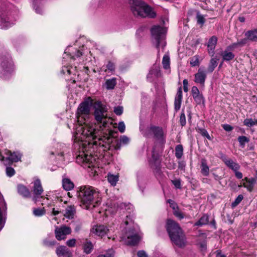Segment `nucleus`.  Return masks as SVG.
Segmentation results:
<instances>
[{"label": "nucleus", "instance_id": "f257e3e1", "mask_svg": "<svg viewBox=\"0 0 257 257\" xmlns=\"http://www.w3.org/2000/svg\"><path fill=\"white\" fill-rule=\"evenodd\" d=\"M80 124L81 126L77 131L81 132L82 136L86 137L89 140H95L96 144L98 143L99 145L102 146L105 149H109L110 145L113 140V132L112 130H108L105 133H101V134L97 135L98 132L93 124H88L85 122H84L83 125L81 123Z\"/></svg>", "mask_w": 257, "mask_h": 257}, {"label": "nucleus", "instance_id": "f03ea898", "mask_svg": "<svg viewBox=\"0 0 257 257\" xmlns=\"http://www.w3.org/2000/svg\"><path fill=\"white\" fill-rule=\"evenodd\" d=\"M99 192L90 186H81L78 188L77 196L83 207L89 209L93 204L95 199L98 198Z\"/></svg>", "mask_w": 257, "mask_h": 257}, {"label": "nucleus", "instance_id": "7ed1b4c3", "mask_svg": "<svg viewBox=\"0 0 257 257\" xmlns=\"http://www.w3.org/2000/svg\"><path fill=\"white\" fill-rule=\"evenodd\" d=\"M166 229L171 241L179 247L186 245V237L179 224L171 219H168Z\"/></svg>", "mask_w": 257, "mask_h": 257}, {"label": "nucleus", "instance_id": "20e7f679", "mask_svg": "<svg viewBox=\"0 0 257 257\" xmlns=\"http://www.w3.org/2000/svg\"><path fill=\"white\" fill-rule=\"evenodd\" d=\"M131 10L134 15L154 18L156 14L153 9L142 0H130Z\"/></svg>", "mask_w": 257, "mask_h": 257}, {"label": "nucleus", "instance_id": "39448f33", "mask_svg": "<svg viewBox=\"0 0 257 257\" xmlns=\"http://www.w3.org/2000/svg\"><path fill=\"white\" fill-rule=\"evenodd\" d=\"M93 108L94 109V115L95 119L100 123V128L106 127L108 124V121L106 120L107 108L106 106L103 104L100 101H96L93 104Z\"/></svg>", "mask_w": 257, "mask_h": 257}, {"label": "nucleus", "instance_id": "423d86ee", "mask_svg": "<svg viewBox=\"0 0 257 257\" xmlns=\"http://www.w3.org/2000/svg\"><path fill=\"white\" fill-rule=\"evenodd\" d=\"M166 31V28L160 26H154L151 30L153 42L156 44L158 49L160 47L164 49L166 46L165 38Z\"/></svg>", "mask_w": 257, "mask_h": 257}, {"label": "nucleus", "instance_id": "0eeeda50", "mask_svg": "<svg viewBox=\"0 0 257 257\" xmlns=\"http://www.w3.org/2000/svg\"><path fill=\"white\" fill-rule=\"evenodd\" d=\"M126 237L125 242L129 245H136L140 240L141 237L134 228H130L126 231L125 234Z\"/></svg>", "mask_w": 257, "mask_h": 257}, {"label": "nucleus", "instance_id": "6e6552de", "mask_svg": "<svg viewBox=\"0 0 257 257\" xmlns=\"http://www.w3.org/2000/svg\"><path fill=\"white\" fill-rule=\"evenodd\" d=\"M90 110L88 101H85L79 104L77 111V117L79 122L83 119L85 120V117L89 114Z\"/></svg>", "mask_w": 257, "mask_h": 257}, {"label": "nucleus", "instance_id": "1a4fd4ad", "mask_svg": "<svg viewBox=\"0 0 257 257\" xmlns=\"http://www.w3.org/2000/svg\"><path fill=\"white\" fill-rule=\"evenodd\" d=\"M71 229L70 227L62 226L60 227H56L55 234L56 238L58 240L66 239V235L71 234Z\"/></svg>", "mask_w": 257, "mask_h": 257}, {"label": "nucleus", "instance_id": "9d476101", "mask_svg": "<svg viewBox=\"0 0 257 257\" xmlns=\"http://www.w3.org/2000/svg\"><path fill=\"white\" fill-rule=\"evenodd\" d=\"M152 133L154 137L158 139H162L163 138V131L162 127L156 126H151L146 129L145 136L146 137H150Z\"/></svg>", "mask_w": 257, "mask_h": 257}, {"label": "nucleus", "instance_id": "9b49d317", "mask_svg": "<svg viewBox=\"0 0 257 257\" xmlns=\"http://www.w3.org/2000/svg\"><path fill=\"white\" fill-rule=\"evenodd\" d=\"M207 77L206 72L203 68H199L197 72L194 75V82L199 84L201 87H204Z\"/></svg>", "mask_w": 257, "mask_h": 257}, {"label": "nucleus", "instance_id": "f8f14e48", "mask_svg": "<svg viewBox=\"0 0 257 257\" xmlns=\"http://www.w3.org/2000/svg\"><path fill=\"white\" fill-rule=\"evenodd\" d=\"M33 192L34 194V196L32 197V200L35 202V203H36L38 201V199L43 192V189L42 186L41 181L38 179H36L34 182Z\"/></svg>", "mask_w": 257, "mask_h": 257}, {"label": "nucleus", "instance_id": "ddd939ff", "mask_svg": "<svg viewBox=\"0 0 257 257\" xmlns=\"http://www.w3.org/2000/svg\"><path fill=\"white\" fill-rule=\"evenodd\" d=\"M13 69V64L11 59L6 57L0 58V71L1 72H9Z\"/></svg>", "mask_w": 257, "mask_h": 257}, {"label": "nucleus", "instance_id": "4468645a", "mask_svg": "<svg viewBox=\"0 0 257 257\" xmlns=\"http://www.w3.org/2000/svg\"><path fill=\"white\" fill-rule=\"evenodd\" d=\"M191 95L197 104H204L205 98L202 94L200 93L197 87L194 86L191 88Z\"/></svg>", "mask_w": 257, "mask_h": 257}, {"label": "nucleus", "instance_id": "2eb2a0df", "mask_svg": "<svg viewBox=\"0 0 257 257\" xmlns=\"http://www.w3.org/2000/svg\"><path fill=\"white\" fill-rule=\"evenodd\" d=\"M234 49H235L231 44L226 47L225 49L221 54L222 62L230 61L234 58L235 55L232 52Z\"/></svg>", "mask_w": 257, "mask_h": 257}, {"label": "nucleus", "instance_id": "dca6fc26", "mask_svg": "<svg viewBox=\"0 0 257 257\" xmlns=\"http://www.w3.org/2000/svg\"><path fill=\"white\" fill-rule=\"evenodd\" d=\"M77 161H81L84 167H87L90 168L94 166L95 159L91 156H89L85 154L82 155L81 156L79 155L78 157H77Z\"/></svg>", "mask_w": 257, "mask_h": 257}, {"label": "nucleus", "instance_id": "f3484780", "mask_svg": "<svg viewBox=\"0 0 257 257\" xmlns=\"http://www.w3.org/2000/svg\"><path fill=\"white\" fill-rule=\"evenodd\" d=\"M220 158L225 165L233 171L240 169V165L238 163L233 161L231 159L227 158L224 155H222Z\"/></svg>", "mask_w": 257, "mask_h": 257}, {"label": "nucleus", "instance_id": "a211bd4d", "mask_svg": "<svg viewBox=\"0 0 257 257\" xmlns=\"http://www.w3.org/2000/svg\"><path fill=\"white\" fill-rule=\"evenodd\" d=\"M56 253L59 257H72L71 251L64 245H60L57 247Z\"/></svg>", "mask_w": 257, "mask_h": 257}, {"label": "nucleus", "instance_id": "6ab92c4d", "mask_svg": "<svg viewBox=\"0 0 257 257\" xmlns=\"http://www.w3.org/2000/svg\"><path fill=\"white\" fill-rule=\"evenodd\" d=\"M217 38L215 36H212L208 41L207 44V51L209 54L213 57L214 55V50L217 44Z\"/></svg>", "mask_w": 257, "mask_h": 257}, {"label": "nucleus", "instance_id": "aec40b11", "mask_svg": "<svg viewBox=\"0 0 257 257\" xmlns=\"http://www.w3.org/2000/svg\"><path fill=\"white\" fill-rule=\"evenodd\" d=\"M242 180L245 181L246 182L243 183L242 185H239V187L243 186L246 188L248 191H252L253 189L254 185L256 182V179L254 178H248L247 177H245Z\"/></svg>", "mask_w": 257, "mask_h": 257}, {"label": "nucleus", "instance_id": "412c9836", "mask_svg": "<svg viewBox=\"0 0 257 257\" xmlns=\"http://www.w3.org/2000/svg\"><path fill=\"white\" fill-rule=\"evenodd\" d=\"M182 87L178 88L174 100V108L176 111L180 109L182 99Z\"/></svg>", "mask_w": 257, "mask_h": 257}, {"label": "nucleus", "instance_id": "4be33fe9", "mask_svg": "<svg viewBox=\"0 0 257 257\" xmlns=\"http://www.w3.org/2000/svg\"><path fill=\"white\" fill-rule=\"evenodd\" d=\"M130 139L126 136H120L119 140H116L115 144L114 145L115 150H119L122 146L127 145L130 143Z\"/></svg>", "mask_w": 257, "mask_h": 257}, {"label": "nucleus", "instance_id": "5701e85b", "mask_svg": "<svg viewBox=\"0 0 257 257\" xmlns=\"http://www.w3.org/2000/svg\"><path fill=\"white\" fill-rule=\"evenodd\" d=\"M108 230V229L103 225H96L92 228L93 233L101 237L105 235Z\"/></svg>", "mask_w": 257, "mask_h": 257}, {"label": "nucleus", "instance_id": "b1692460", "mask_svg": "<svg viewBox=\"0 0 257 257\" xmlns=\"http://www.w3.org/2000/svg\"><path fill=\"white\" fill-rule=\"evenodd\" d=\"M18 192L19 194L25 198H29L31 194L29 189L25 186L19 184L17 186Z\"/></svg>", "mask_w": 257, "mask_h": 257}, {"label": "nucleus", "instance_id": "393cba45", "mask_svg": "<svg viewBox=\"0 0 257 257\" xmlns=\"http://www.w3.org/2000/svg\"><path fill=\"white\" fill-rule=\"evenodd\" d=\"M244 36L247 38L249 41L257 42V29H253L246 31Z\"/></svg>", "mask_w": 257, "mask_h": 257}, {"label": "nucleus", "instance_id": "a878e982", "mask_svg": "<svg viewBox=\"0 0 257 257\" xmlns=\"http://www.w3.org/2000/svg\"><path fill=\"white\" fill-rule=\"evenodd\" d=\"M9 157L8 159L12 162H17L20 161L22 155L19 152L12 153L11 151H8Z\"/></svg>", "mask_w": 257, "mask_h": 257}, {"label": "nucleus", "instance_id": "bb28decb", "mask_svg": "<svg viewBox=\"0 0 257 257\" xmlns=\"http://www.w3.org/2000/svg\"><path fill=\"white\" fill-rule=\"evenodd\" d=\"M62 185L63 188L67 191L72 190L74 186L73 183L68 178H63Z\"/></svg>", "mask_w": 257, "mask_h": 257}, {"label": "nucleus", "instance_id": "cd10ccee", "mask_svg": "<svg viewBox=\"0 0 257 257\" xmlns=\"http://www.w3.org/2000/svg\"><path fill=\"white\" fill-rule=\"evenodd\" d=\"M209 222V216L207 214H203L198 221L195 223V226H202L206 225Z\"/></svg>", "mask_w": 257, "mask_h": 257}, {"label": "nucleus", "instance_id": "c85d7f7f", "mask_svg": "<svg viewBox=\"0 0 257 257\" xmlns=\"http://www.w3.org/2000/svg\"><path fill=\"white\" fill-rule=\"evenodd\" d=\"M201 172L204 176H207L209 175V169L207 165L205 159H202L201 162Z\"/></svg>", "mask_w": 257, "mask_h": 257}, {"label": "nucleus", "instance_id": "c756f323", "mask_svg": "<svg viewBox=\"0 0 257 257\" xmlns=\"http://www.w3.org/2000/svg\"><path fill=\"white\" fill-rule=\"evenodd\" d=\"M75 213V208L74 205L68 206L65 210V216L68 218H72Z\"/></svg>", "mask_w": 257, "mask_h": 257}, {"label": "nucleus", "instance_id": "7c9ffc66", "mask_svg": "<svg viewBox=\"0 0 257 257\" xmlns=\"http://www.w3.org/2000/svg\"><path fill=\"white\" fill-rule=\"evenodd\" d=\"M83 250L86 254H89L93 249V245L90 241L86 240L83 244Z\"/></svg>", "mask_w": 257, "mask_h": 257}, {"label": "nucleus", "instance_id": "2f4dec72", "mask_svg": "<svg viewBox=\"0 0 257 257\" xmlns=\"http://www.w3.org/2000/svg\"><path fill=\"white\" fill-rule=\"evenodd\" d=\"M217 65V59L216 58L211 59L209 63L207 71L208 72L211 73Z\"/></svg>", "mask_w": 257, "mask_h": 257}, {"label": "nucleus", "instance_id": "473e14b6", "mask_svg": "<svg viewBox=\"0 0 257 257\" xmlns=\"http://www.w3.org/2000/svg\"><path fill=\"white\" fill-rule=\"evenodd\" d=\"M116 84V79L112 78L106 80L105 82L106 87L107 89H113Z\"/></svg>", "mask_w": 257, "mask_h": 257}, {"label": "nucleus", "instance_id": "72a5a7b5", "mask_svg": "<svg viewBox=\"0 0 257 257\" xmlns=\"http://www.w3.org/2000/svg\"><path fill=\"white\" fill-rule=\"evenodd\" d=\"M248 41H249L248 39L245 37V38L238 40L236 42L233 43L231 45L234 49H235L238 47H242L244 46L247 44Z\"/></svg>", "mask_w": 257, "mask_h": 257}, {"label": "nucleus", "instance_id": "f704fd0d", "mask_svg": "<svg viewBox=\"0 0 257 257\" xmlns=\"http://www.w3.org/2000/svg\"><path fill=\"white\" fill-rule=\"evenodd\" d=\"M107 180L112 186H115L118 180V176L108 174L107 175Z\"/></svg>", "mask_w": 257, "mask_h": 257}, {"label": "nucleus", "instance_id": "c9c22d12", "mask_svg": "<svg viewBox=\"0 0 257 257\" xmlns=\"http://www.w3.org/2000/svg\"><path fill=\"white\" fill-rule=\"evenodd\" d=\"M196 131L198 133L200 134L202 137L206 138L209 140H211V138L210 137L208 133L205 129L199 127H196Z\"/></svg>", "mask_w": 257, "mask_h": 257}, {"label": "nucleus", "instance_id": "e433bc0d", "mask_svg": "<svg viewBox=\"0 0 257 257\" xmlns=\"http://www.w3.org/2000/svg\"><path fill=\"white\" fill-rule=\"evenodd\" d=\"M11 23L6 18H0V27L2 29H7L12 25Z\"/></svg>", "mask_w": 257, "mask_h": 257}, {"label": "nucleus", "instance_id": "4c0bfd02", "mask_svg": "<svg viewBox=\"0 0 257 257\" xmlns=\"http://www.w3.org/2000/svg\"><path fill=\"white\" fill-rule=\"evenodd\" d=\"M162 64L165 69L170 68V57L168 54H165L163 57Z\"/></svg>", "mask_w": 257, "mask_h": 257}, {"label": "nucleus", "instance_id": "58836bf2", "mask_svg": "<svg viewBox=\"0 0 257 257\" xmlns=\"http://www.w3.org/2000/svg\"><path fill=\"white\" fill-rule=\"evenodd\" d=\"M183 149L181 145H178L175 147V156L177 159H180L183 155Z\"/></svg>", "mask_w": 257, "mask_h": 257}, {"label": "nucleus", "instance_id": "ea45409f", "mask_svg": "<svg viewBox=\"0 0 257 257\" xmlns=\"http://www.w3.org/2000/svg\"><path fill=\"white\" fill-rule=\"evenodd\" d=\"M243 124L247 127L257 125V119L254 120L251 118H246L243 121Z\"/></svg>", "mask_w": 257, "mask_h": 257}, {"label": "nucleus", "instance_id": "a19ab883", "mask_svg": "<svg viewBox=\"0 0 257 257\" xmlns=\"http://www.w3.org/2000/svg\"><path fill=\"white\" fill-rule=\"evenodd\" d=\"M44 208H35L33 209V214L36 216H41L45 214Z\"/></svg>", "mask_w": 257, "mask_h": 257}, {"label": "nucleus", "instance_id": "79ce46f5", "mask_svg": "<svg viewBox=\"0 0 257 257\" xmlns=\"http://www.w3.org/2000/svg\"><path fill=\"white\" fill-rule=\"evenodd\" d=\"M199 57L198 55H195L191 58L190 63L191 66L194 67L199 65Z\"/></svg>", "mask_w": 257, "mask_h": 257}, {"label": "nucleus", "instance_id": "37998d69", "mask_svg": "<svg viewBox=\"0 0 257 257\" xmlns=\"http://www.w3.org/2000/svg\"><path fill=\"white\" fill-rule=\"evenodd\" d=\"M238 141L240 145L242 147H244L245 144L249 142V139L245 136H241L238 138Z\"/></svg>", "mask_w": 257, "mask_h": 257}, {"label": "nucleus", "instance_id": "c03bdc74", "mask_svg": "<svg viewBox=\"0 0 257 257\" xmlns=\"http://www.w3.org/2000/svg\"><path fill=\"white\" fill-rule=\"evenodd\" d=\"M243 197L242 195H239L237 198L235 199L234 201L232 202L231 206L232 207H235L243 199Z\"/></svg>", "mask_w": 257, "mask_h": 257}, {"label": "nucleus", "instance_id": "a18cd8bd", "mask_svg": "<svg viewBox=\"0 0 257 257\" xmlns=\"http://www.w3.org/2000/svg\"><path fill=\"white\" fill-rule=\"evenodd\" d=\"M113 251L109 250L99 254L97 257H113Z\"/></svg>", "mask_w": 257, "mask_h": 257}, {"label": "nucleus", "instance_id": "49530a36", "mask_svg": "<svg viewBox=\"0 0 257 257\" xmlns=\"http://www.w3.org/2000/svg\"><path fill=\"white\" fill-rule=\"evenodd\" d=\"M6 174L8 176L11 177L14 175L15 174V171L12 167H7Z\"/></svg>", "mask_w": 257, "mask_h": 257}, {"label": "nucleus", "instance_id": "de8ad7c7", "mask_svg": "<svg viewBox=\"0 0 257 257\" xmlns=\"http://www.w3.org/2000/svg\"><path fill=\"white\" fill-rule=\"evenodd\" d=\"M76 240L75 238H72L68 240L66 244L69 247H73L76 245Z\"/></svg>", "mask_w": 257, "mask_h": 257}, {"label": "nucleus", "instance_id": "09e8293b", "mask_svg": "<svg viewBox=\"0 0 257 257\" xmlns=\"http://www.w3.org/2000/svg\"><path fill=\"white\" fill-rule=\"evenodd\" d=\"M197 23L199 24H200L201 25H203L205 22V19L203 16L199 13L197 14Z\"/></svg>", "mask_w": 257, "mask_h": 257}, {"label": "nucleus", "instance_id": "8fccbe9b", "mask_svg": "<svg viewBox=\"0 0 257 257\" xmlns=\"http://www.w3.org/2000/svg\"><path fill=\"white\" fill-rule=\"evenodd\" d=\"M114 112L117 115H120L123 112V107L117 106L114 108Z\"/></svg>", "mask_w": 257, "mask_h": 257}, {"label": "nucleus", "instance_id": "3c124183", "mask_svg": "<svg viewBox=\"0 0 257 257\" xmlns=\"http://www.w3.org/2000/svg\"><path fill=\"white\" fill-rule=\"evenodd\" d=\"M118 130L121 133L124 132L125 130V125L123 121H120L118 122Z\"/></svg>", "mask_w": 257, "mask_h": 257}, {"label": "nucleus", "instance_id": "603ef678", "mask_svg": "<svg viewBox=\"0 0 257 257\" xmlns=\"http://www.w3.org/2000/svg\"><path fill=\"white\" fill-rule=\"evenodd\" d=\"M172 183L176 188L180 189L181 188L180 179H178L172 180Z\"/></svg>", "mask_w": 257, "mask_h": 257}, {"label": "nucleus", "instance_id": "864d4df0", "mask_svg": "<svg viewBox=\"0 0 257 257\" xmlns=\"http://www.w3.org/2000/svg\"><path fill=\"white\" fill-rule=\"evenodd\" d=\"M180 122L182 126L186 124V117L184 113H182L180 116Z\"/></svg>", "mask_w": 257, "mask_h": 257}, {"label": "nucleus", "instance_id": "5fc2aeb1", "mask_svg": "<svg viewBox=\"0 0 257 257\" xmlns=\"http://www.w3.org/2000/svg\"><path fill=\"white\" fill-rule=\"evenodd\" d=\"M71 68H72V67H69V66H64L62 68V72L64 74H65L66 72H67V73L70 75L72 73L71 72Z\"/></svg>", "mask_w": 257, "mask_h": 257}, {"label": "nucleus", "instance_id": "6e6d98bb", "mask_svg": "<svg viewBox=\"0 0 257 257\" xmlns=\"http://www.w3.org/2000/svg\"><path fill=\"white\" fill-rule=\"evenodd\" d=\"M106 67L107 69L110 71H113L115 70L114 64L110 61L108 62V64L106 65Z\"/></svg>", "mask_w": 257, "mask_h": 257}, {"label": "nucleus", "instance_id": "4d7b16f0", "mask_svg": "<svg viewBox=\"0 0 257 257\" xmlns=\"http://www.w3.org/2000/svg\"><path fill=\"white\" fill-rule=\"evenodd\" d=\"M173 214L176 217H178L179 219H183L184 218V216L182 213L179 211V209H176V210L173 211Z\"/></svg>", "mask_w": 257, "mask_h": 257}, {"label": "nucleus", "instance_id": "13d9d810", "mask_svg": "<svg viewBox=\"0 0 257 257\" xmlns=\"http://www.w3.org/2000/svg\"><path fill=\"white\" fill-rule=\"evenodd\" d=\"M222 126L227 132H230L233 130V127L228 124H223L222 125Z\"/></svg>", "mask_w": 257, "mask_h": 257}, {"label": "nucleus", "instance_id": "bf43d9fd", "mask_svg": "<svg viewBox=\"0 0 257 257\" xmlns=\"http://www.w3.org/2000/svg\"><path fill=\"white\" fill-rule=\"evenodd\" d=\"M137 255L138 257H148L147 253L144 250L138 251L137 252Z\"/></svg>", "mask_w": 257, "mask_h": 257}, {"label": "nucleus", "instance_id": "052dcab7", "mask_svg": "<svg viewBox=\"0 0 257 257\" xmlns=\"http://www.w3.org/2000/svg\"><path fill=\"white\" fill-rule=\"evenodd\" d=\"M56 242L55 241H48L44 240V244L47 246H53L55 244Z\"/></svg>", "mask_w": 257, "mask_h": 257}, {"label": "nucleus", "instance_id": "680f3d73", "mask_svg": "<svg viewBox=\"0 0 257 257\" xmlns=\"http://www.w3.org/2000/svg\"><path fill=\"white\" fill-rule=\"evenodd\" d=\"M183 89L185 92H187L188 91V81L187 79H184L183 81Z\"/></svg>", "mask_w": 257, "mask_h": 257}, {"label": "nucleus", "instance_id": "e2e57ef3", "mask_svg": "<svg viewBox=\"0 0 257 257\" xmlns=\"http://www.w3.org/2000/svg\"><path fill=\"white\" fill-rule=\"evenodd\" d=\"M233 172L235 173V177L237 179H240L242 178V177H243L242 174L240 172H239L238 170H236V171H234Z\"/></svg>", "mask_w": 257, "mask_h": 257}, {"label": "nucleus", "instance_id": "0e129e2a", "mask_svg": "<svg viewBox=\"0 0 257 257\" xmlns=\"http://www.w3.org/2000/svg\"><path fill=\"white\" fill-rule=\"evenodd\" d=\"M82 55V53L81 52H80L79 50H77L76 51V53L74 55H72L71 56V58L72 59H75V57H80Z\"/></svg>", "mask_w": 257, "mask_h": 257}, {"label": "nucleus", "instance_id": "69168bd1", "mask_svg": "<svg viewBox=\"0 0 257 257\" xmlns=\"http://www.w3.org/2000/svg\"><path fill=\"white\" fill-rule=\"evenodd\" d=\"M216 257H226V256L222 253L220 250H218L216 251Z\"/></svg>", "mask_w": 257, "mask_h": 257}, {"label": "nucleus", "instance_id": "338daca9", "mask_svg": "<svg viewBox=\"0 0 257 257\" xmlns=\"http://www.w3.org/2000/svg\"><path fill=\"white\" fill-rule=\"evenodd\" d=\"M170 207H171L174 211L176 210V209H178V206L175 202L173 203H171V205H170Z\"/></svg>", "mask_w": 257, "mask_h": 257}, {"label": "nucleus", "instance_id": "774afa93", "mask_svg": "<svg viewBox=\"0 0 257 257\" xmlns=\"http://www.w3.org/2000/svg\"><path fill=\"white\" fill-rule=\"evenodd\" d=\"M121 206L122 207V206H124V207H126V206H128V209H131L132 208H133V206L130 204H128V205H126L125 203H122L121 204Z\"/></svg>", "mask_w": 257, "mask_h": 257}]
</instances>
